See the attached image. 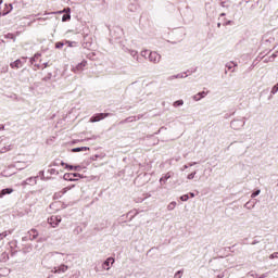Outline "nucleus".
<instances>
[{
	"mask_svg": "<svg viewBox=\"0 0 278 278\" xmlns=\"http://www.w3.org/2000/svg\"><path fill=\"white\" fill-rule=\"evenodd\" d=\"M65 181H79V179H84V175L79 173H66L63 176Z\"/></svg>",
	"mask_w": 278,
	"mask_h": 278,
	"instance_id": "f257e3e1",
	"label": "nucleus"
},
{
	"mask_svg": "<svg viewBox=\"0 0 278 278\" xmlns=\"http://www.w3.org/2000/svg\"><path fill=\"white\" fill-rule=\"evenodd\" d=\"M108 116H112V113H96L90 117L89 123H99L108 118Z\"/></svg>",
	"mask_w": 278,
	"mask_h": 278,
	"instance_id": "f03ea898",
	"label": "nucleus"
},
{
	"mask_svg": "<svg viewBox=\"0 0 278 278\" xmlns=\"http://www.w3.org/2000/svg\"><path fill=\"white\" fill-rule=\"evenodd\" d=\"M244 125H247V122H244V119H233L230 123L231 129H235L237 131L242 129V127H244Z\"/></svg>",
	"mask_w": 278,
	"mask_h": 278,
	"instance_id": "7ed1b4c3",
	"label": "nucleus"
},
{
	"mask_svg": "<svg viewBox=\"0 0 278 278\" xmlns=\"http://www.w3.org/2000/svg\"><path fill=\"white\" fill-rule=\"evenodd\" d=\"M149 62L153 64H160V60H162V55L157 52H150L148 56Z\"/></svg>",
	"mask_w": 278,
	"mask_h": 278,
	"instance_id": "20e7f679",
	"label": "nucleus"
},
{
	"mask_svg": "<svg viewBox=\"0 0 278 278\" xmlns=\"http://www.w3.org/2000/svg\"><path fill=\"white\" fill-rule=\"evenodd\" d=\"M48 223L51 225V227H58L62 223V217L52 215L50 218H48Z\"/></svg>",
	"mask_w": 278,
	"mask_h": 278,
	"instance_id": "39448f33",
	"label": "nucleus"
},
{
	"mask_svg": "<svg viewBox=\"0 0 278 278\" xmlns=\"http://www.w3.org/2000/svg\"><path fill=\"white\" fill-rule=\"evenodd\" d=\"M68 190H71V187H65L63 190L55 192L53 194L54 201H58V199H62V197H64V194L67 193Z\"/></svg>",
	"mask_w": 278,
	"mask_h": 278,
	"instance_id": "423d86ee",
	"label": "nucleus"
},
{
	"mask_svg": "<svg viewBox=\"0 0 278 278\" xmlns=\"http://www.w3.org/2000/svg\"><path fill=\"white\" fill-rule=\"evenodd\" d=\"M61 166H65L66 170H76V172L81 170L80 165L73 166L71 164L64 163L63 161H61Z\"/></svg>",
	"mask_w": 278,
	"mask_h": 278,
	"instance_id": "0eeeda50",
	"label": "nucleus"
},
{
	"mask_svg": "<svg viewBox=\"0 0 278 278\" xmlns=\"http://www.w3.org/2000/svg\"><path fill=\"white\" fill-rule=\"evenodd\" d=\"M86 64H88V61L84 60L83 62L78 63L75 67H73V71L75 73H80V71H84Z\"/></svg>",
	"mask_w": 278,
	"mask_h": 278,
	"instance_id": "6e6552de",
	"label": "nucleus"
},
{
	"mask_svg": "<svg viewBox=\"0 0 278 278\" xmlns=\"http://www.w3.org/2000/svg\"><path fill=\"white\" fill-rule=\"evenodd\" d=\"M110 264H114V258H113V257L106 258V260L102 263V268H103L104 270H110V268H111Z\"/></svg>",
	"mask_w": 278,
	"mask_h": 278,
	"instance_id": "1a4fd4ad",
	"label": "nucleus"
},
{
	"mask_svg": "<svg viewBox=\"0 0 278 278\" xmlns=\"http://www.w3.org/2000/svg\"><path fill=\"white\" fill-rule=\"evenodd\" d=\"M68 270V265L62 264L59 267L53 268V273L60 274V273H66Z\"/></svg>",
	"mask_w": 278,
	"mask_h": 278,
	"instance_id": "9d476101",
	"label": "nucleus"
},
{
	"mask_svg": "<svg viewBox=\"0 0 278 278\" xmlns=\"http://www.w3.org/2000/svg\"><path fill=\"white\" fill-rule=\"evenodd\" d=\"M23 64H25V62H23L21 59H17L14 62H12L10 66L11 68H23Z\"/></svg>",
	"mask_w": 278,
	"mask_h": 278,
	"instance_id": "9b49d317",
	"label": "nucleus"
},
{
	"mask_svg": "<svg viewBox=\"0 0 278 278\" xmlns=\"http://www.w3.org/2000/svg\"><path fill=\"white\" fill-rule=\"evenodd\" d=\"M207 97V92L202 91L192 97L193 101H201V99H205Z\"/></svg>",
	"mask_w": 278,
	"mask_h": 278,
	"instance_id": "f8f14e48",
	"label": "nucleus"
},
{
	"mask_svg": "<svg viewBox=\"0 0 278 278\" xmlns=\"http://www.w3.org/2000/svg\"><path fill=\"white\" fill-rule=\"evenodd\" d=\"M170 177H173V173L168 172L167 174H165L163 177L160 178V184L161 186L166 184V181H168V179H170Z\"/></svg>",
	"mask_w": 278,
	"mask_h": 278,
	"instance_id": "ddd939ff",
	"label": "nucleus"
},
{
	"mask_svg": "<svg viewBox=\"0 0 278 278\" xmlns=\"http://www.w3.org/2000/svg\"><path fill=\"white\" fill-rule=\"evenodd\" d=\"M29 240H36L38 238V230L33 228L28 231Z\"/></svg>",
	"mask_w": 278,
	"mask_h": 278,
	"instance_id": "4468645a",
	"label": "nucleus"
},
{
	"mask_svg": "<svg viewBox=\"0 0 278 278\" xmlns=\"http://www.w3.org/2000/svg\"><path fill=\"white\" fill-rule=\"evenodd\" d=\"M14 192V189L12 188H5L0 191V199H3L5 194H12Z\"/></svg>",
	"mask_w": 278,
	"mask_h": 278,
	"instance_id": "2eb2a0df",
	"label": "nucleus"
},
{
	"mask_svg": "<svg viewBox=\"0 0 278 278\" xmlns=\"http://www.w3.org/2000/svg\"><path fill=\"white\" fill-rule=\"evenodd\" d=\"M14 233V229L5 230L0 233V241L8 238V236H12Z\"/></svg>",
	"mask_w": 278,
	"mask_h": 278,
	"instance_id": "dca6fc26",
	"label": "nucleus"
},
{
	"mask_svg": "<svg viewBox=\"0 0 278 278\" xmlns=\"http://www.w3.org/2000/svg\"><path fill=\"white\" fill-rule=\"evenodd\" d=\"M37 179L38 177H29L24 181V184L27 186H36Z\"/></svg>",
	"mask_w": 278,
	"mask_h": 278,
	"instance_id": "f3484780",
	"label": "nucleus"
},
{
	"mask_svg": "<svg viewBox=\"0 0 278 278\" xmlns=\"http://www.w3.org/2000/svg\"><path fill=\"white\" fill-rule=\"evenodd\" d=\"M65 12H67V13H65V14L62 16V22H63V23H66L67 21L71 20V8L65 9Z\"/></svg>",
	"mask_w": 278,
	"mask_h": 278,
	"instance_id": "a211bd4d",
	"label": "nucleus"
},
{
	"mask_svg": "<svg viewBox=\"0 0 278 278\" xmlns=\"http://www.w3.org/2000/svg\"><path fill=\"white\" fill-rule=\"evenodd\" d=\"M80 151H90L89 147L73 148L72 153H80Z\"/></svg>",
	"mask_w": 278,
	"mask_h": 278,
	"instance_id": "6ab92c4d",
	"label": "nucleus"
},
{
	"mask_svg": "<svg viewBox=\"0 0 278 278\" xmlns=\"http://www.w3.org/2000/svg\"><path fill=\"white\" fill-rule=\"evenodd\" d=\"M186 77H188L186 73H180V74L170 76L169 79H186Z\"/></svg>",
	"mask_w": 278,
	"mask_h": 278,
	"instance_id": "aec40b11",
	"label": "nucleus"
},
{
	"mask_svg": "<svg viewBox=\"0 0 278 278\" xmlns=\"http://www.w3.org/2000/svg\"><path fill=\"white\" fill-rule=\"evenodd\" d=\"M129 54L131 55V58H134L135 60H137V62H140V56H138V51H136V50H129Z\"/></svg>",
	"mask_w": 278,
	"mask_h": 278,
	"instance_id": "412c9836",
	"label": "nucleus"
},
{
	"mask_svg": "<svg viewBox=\"0 0 278 278\" xmlns=\"http://www.w3.org/2000/svg\"><path fill=\"white\" fill-rule=\"evenodd\" d=\"M175 207H177V202H170L168 205H167V210L169 212H173V210H175Z\"/></svg>",
	"mask_w": 278,
	"mask_h": 278,
	"instance_id": "4be33fe9",
	"label": "nucleus"
},
{
	"mask_svg": "<svg viewBox=\"0 0 278 278\" xmlns=\"http://www.w3.org/2000/svg\"><path fill=\"white\" fill-rule=\"evenodd\" d=\"M128 10H129V12H137L138 11V5L137 4H129Z\"/></svg>",
	"mask_w": 278,
	"mask_h": 278,
	"instance_id": "5701e85b",
	"label": "nucleus"
},
{
	"mask_svg": "<svg viewBox=\"0 0 278 278\" xmlns=\"http://www.w3.org/2000/svg\"><path fill=\"white\" fill-rule=\"evenodd\" d=\"M233 66H238V63L230 62V63L226 64V68H228V71H231V68H233Z\"/></svg>",
	"mask_w": 278,
	"mask_h": 278,
	"instance_id": "b1692460",
	"label": "nucleus"
},
{
	"mask_svg": "<svg viewBox=\"0 0 278 278\" xmlns=\"http://www.w3.org/2000/svg\"><path fill=\"white\" fill-rule=\"evenodd\" d=\"M184 105V100H177L174 102V108H181Z\"/></svg>",
	"mask_w": 278,
	"mask_h": 278,
	"instance_id": "393cba45",
	"label": "nucleus"
},
{
	"mask_svg": "<svg viewBox=\"0 0 278 278\" xmlns=\"http://www.w3.org/2000/svg\"><path fill=\"white\" fill-rule=\"evenodd\" d=\"M262 192V190L256 189L252 194H251V199H255V197H260V193Z\"/></svg>",
	"mask_w": 278,
	"mask_h": 278,
	"instance_id": "a878e982",
	"label": "nucleus"
},
{
	"mask_svg": "<svg viewBox=\"0 0 278 278\" xmlns=\"http://www.w3.org/2000/svg\"><path fill=\"white\" fill-rule=\"evenodd\" d=\"M244 207H247V210H253V207H255V204H252L251 201H249L244 204Z\"/></svg>",
	"mask_w": 278,
	"mask_h": 278,
	"instance_id": "bb28decb",
	"label": "nucleus"
},
{
	"mask_svg": "<svg viewBox=\"0 0 278 278\" xmlns=\"http://www.w3.org/2000/svg\"><path fill=\"white\" fill-rule=\"evenodd\" d=\"M184 276V269L178 270L175 275L174 278H181Z\"/></svg>",
	"mask_w": 278,
	"mask_h": 278,
	"instance_id": "cd10ccee",
	"label": "nucleus"
},
{
	"mask_svg": "<svg viewBox=\"0 0 278 278\" xmlns=\"http://www.w3.org/2000/svg\"><path fill=\"white\" fill-rule=\"evenodd\" d=\"M38 58H40V53H36L31 59H30V64H34L36 62V60H38Z\"/></svg>",
	"mask_w": 278,
	"mask_h": 278,
	"instance_id": "c85d7f7f",
	"label": "nucleus"
},
{
	"mask_svg": "<svg viewBox=\"0 0 278 278\" xmlns=\"http://www.w3.org/2000/svg\"><path fill=\"white\" fill-rule=\"evenodd\" d=\"M64 47V42L63 41H58L55 43V49H62Z\"/></svg>",
	"mask_w": 278,
	"mask_h": 278,
	"instance_id": "c756f323",
	"label": "nucleus"
},
{
	"mask_svg": "<svg viewBox=\"0 0 278 278\" xmlns=\"http://www.w3.org/2000/svg\"><path fill=\"white\" fill-rule=\"evenodd\" d=\"M12 149V146L4 147L0 150L1 153H7V151H10Z\"/></svg>",
	"mask_w": 278,
	"mask_h": 278,
	"instance_id": "7c9ffc66",
	"label": "nucleus"
},
{
	"mask_svg": "<svg viewBox=\"0 0 278 278\" xmlns=\"http://www.w3.org/2000/svg\"><path fill=\"white\" fill-rule=\"evenodd\" d=\"M84 49H88L89 47H92V42L86 41L83 43Z\"/></svg>",
	"mask_w": 278,
	"mask_h": 278,
	"instance_id": "2f4dec72",
	"label": "nucleus"
},
{
	"mask_svg": "<svg viewBox=\"0 0 278 278\" xmlns=\"http://www.w3.org/2000/svg\"><path fill=\"white\" fill-rule=\"evenodd\" d=\"M151 52H149V50H143L141 51V58H147V55L149 56Z\"/></svg>",
	"mask_w": 278,
	"mask_h": 278,
	"instance_id": "473e14b6",
	"label": "nucleus"
},
{
	"mask_svg": "<svg viewBox=\"0 0 278 278\" xmlns=\"http://www.w3.org/2000/svg\"><path fill=\"white\" fill-rule=\"evenodd\" d=\"M65 45H67V47H75V45H77V42L66 40Z\"/></svg>",
	"mask_w": 278,
	"mask_h": 278,
	"instance_id": "72a5a7b5",
	"label": "nucleus"
},
{
	"mask_svg": "<svg viewBox=\"0 0 278 278\" xmlns=\"http://www.w3.org/2000/svg\"><path fill=\"white\" fill-rule=\"evenodd\" d=\"M190 199V195L184 194L180 197V201H188Z\"/></svg>",
	"mask_w": 278,
	"mask_h": 278,
	"instance_id": "f704fd0d",
	"label": "nucleus"
},
{
	"mask_svg": "<svg viewBox=\"0 0 278 278\" xmlns=\"http://www.w3.org/2000/svg\"><path fill=\"white\" fill-rule=\"evenodd\" d=\"M227 3H228L227 0H223V1L220 2L222 8H229V4H227Z\"/></svg>",
	"mask_w": 278,
	"mask_h": 278,
	"instance_id": "c9c22d12",
	"label": "nucleus"
},
{
	"mask_svg": "<svg viewBox=\"0 0 278 278\" xmlns=\"http://www.w3.org/2000/svg\"><path fill=\"white\" fill-rule=\"evenodd\" d=\"M197 175V172H192L187 176V179H194V176Z\"/></svg>",
	"mask_w": 278,
	"mask_h": 278,
	"instance_id": "e433bc0d",
	"label": "nucleus"
},
{
	"mask_svg": "<svg viewBox=\"0 0 278 278\" xmlns=\"http://www.w3.org/2000/svg\"><path fill=\"white\" fill-rule=\"evenodd\" d=\"M277 257H278V252H275V253L269 255V260H275Z\"/></svg>",
	"mask_w": 278,
	"mask_h": 278,
	"instance_id": "4c0bfd02",
	"label": "nucleus"
},
{
	"mask_svg": "<svg viewBox=\"0 0 278 278\" xmlns=\"http://www.w3.org/2000/svg\"><path fill=\"white\" fill-rule=\"evenodd\" d=\"M48 173H50V175H58V170L55 168L49 169Z\"/></svg>",
	"mask_w": 278,
	"mask_h": 278,
	"instance_id": "58836bf2",
	"label": "nucleus"
},
{
	"mask_svg": "<svg viewBox=\"0 0 278 278\" xmlns=\"http://www.w3.org/2000/svg\"><path fill=\"white\" fill-rule=\"evenodd\" d=\"M275 58H277V52L269 56V61L275 62Z\"/></svg>",
	"mask_w": 278,
	"mask_h": 278,
	"instance_id": "ea45409f",
	"label": "nucleus"
},
{
	"mask_svg": "<svg viewBox=\"0 0 278 278\" xmlns=\"http://www.w3.org/2000/svg\"><path fill=\"white\" fill-rule=\"evenodd\" d=\"M134 121V117H127L126 119H125V123H131Z\"/></svg>",
	"mask_w": 278,
	"mask_h": 278,
	"instance_id": "a19ab883",
	"label": "nucleus"
},
{
	"mask_svg": "<svg viewBox=\"0 0 278 278\" xmlns=\"http://www.w3.org/2000/svg\"><path fill=\"white\" fill-rule=\"evenodd\" d=\"M39 175H40L41 179H45V170H40Z\"/></svg>",
	"mask_w": 278,
	"mask_h": 278,
	"instance_id": "79ce46f5",
	"label": "nucleus"
},
{
	"mask_svg": "<svg viewBox=\"0 0 278 278\" xmlns=\"http://www.w3.org/2000/svg\"><path fill=\"white\" fill-rule=\"evenodd\" d=\"M232 24H233V21L229 20L224 25L227 26V25H232Z\"/></svg>",
	"mask_w": 278,
	"mask_h": 278,
	"instance_id": "37998d69",
	"label": "nucleus"
},
{
	"mask_svg": "<svg viewBox=\"0 0 278 278\" xmlns=\"http://www.w3.org/2000/svg\"><path fill=\"white\" fill-rule=\"evenodd\" d=\"M264 62H265V64H268V62H273V61H270V56H269V58L264 59Z\"/></svg>",
	"mask_w": 278,
	"mask_h": 278,
	"instance_id": "c03bdc74",
	"label": "nucleus"
},
{
	"mask_svg": "<svg viewBox=\"0 0 278 278\" xmlns=\"http://www.w3.org/2000/svg\"><path fill=\"white\" fill-rule=\"evenodd\" d=\"M251 244H252V245L260 244V241H258V240H254V241H252Z\"/></svg>",
	"mask_w": 278,
	"mask_h": 278,
	"instance_id": "a18cd8bd",
	"label": "nucleus"
},
{
	"mask_svg": "<svg viewBox=\"0 0 278 278\" xmlns=\"http://www.w3.org/2000/svg\"><path fill=\"white\" fill-rule=\"evenodd\" d=\"M49 79H51V74H49V77H45L43 81H49Z\"/></svg>",
	"mask_w": 278,
	"mask_h": 278,
	"instance_id": "49530a36",
	"label": "nucleus"
},
{
	"mask_svg": "<svg viewBox=\"0 0 278 278\" xmlns=\"http://www.w3.org/2000/svg\"><path fill=\"white\" fill-rule=\"evenodd\" d=\"M52 255H64V254L59 253V252H53Z\"/></svg>",
	"mask_w": 278,
	"mask_h": 278,
	"instance_id": "de8ad7c7",
	"label": "nucleus"
},
{
	"mask_svg": "<svg viewBox=\"0 0 278 278\" xmlns=\"http://www.w3.org/2000/svg\"><path fill=\"white\" fill-rule=\"evenodd\" d=\"M189 197H191V199H194V192H190Z\"/></svg>",
	"mask_w": 278,
	"mask_h": 278,
	"instance_id": "09e8293b",
	"label": "nucleus"
},
{
	"mask_svg": "<svg viewBox=\"0 0 278 278\" xmlns=\"http://www.w3.org/2000/svg\"><path fill=\"white\" fill-rule=\"evenodd\" d=\"M3 129H5L4 125H0V131H3Z\"/></svg>",
	"mask_w": 278,
	"mask_h": 278,
	"instance_id": "8fccbe9b",
	"label": "nucleus"
},
{
	"mask_svg": "<svg viewBox=\"0 0 278 278\" xmlns=\"http://www.w3.org/2000/svg\"><path fill=\"white\" fill-rule=\"evenodd\" d=\"M223 277H225V275L223 274L217 275V278H223Z\"/></svg>",
	"mask_w": 278,
	"mask_h": 278,
	"instance_id": "3c124183",
	"label": "nucleus"
},
{
	"mask_svg": "<svg viewBox=\"0 0 278 278\" xmlns=\"http://www.w3.org/2000/svg\"><path fill=\"white\" fill-rule=\"evenodd\" d=\"M197 162L189 163V166H195Z\"/></svg>",
	"mask_w": 278,
	"mask_h": 278,
	"instance_id": "603ef678",
	"label": "nucleus"
},
{
	"mask_svg": "<svg viewBox=\"0 0 278 278\" xmlns=\"http://www.w3.org/2000/svg\"><path fill=\"white\" fill-rule=\"evenodd\" d=\"M3 42H5L3 39H0V45H3Z\"/></svg>",
	"mask_w": 278,
	"mask_h": 278,
	"instance_id": "864d4df0",
	"label": "nucleus"
},
{
	"mask_svg": "<svg viewBox=\"0 0 278 278\" xmlns=\"http://www.w3.org/2000/svg\"><path fill=\"white\" fill-rule=\"evenodd\" d=\"M227 14L226 13H220V16H226Z\"/></svg>",
	"mask_w": 278,
	"mask_h": 278,
	"instance_id": "5fc2aeb1",
	"label": "nucleus"
},
{
	"mask_svg": "<svg viewBox=\"0 0 278 278\" xmlns=\"http://www.w3.org/2000/svg\"><path fill=\"white\" fill-rule=\"evenodd\" d=\"M47 66H49V63H45V68H47Z\"/></svg>",
	"mask_w": 278,
	"mask_h": 278,
	"instance_id": "6e6d98bb",
	"label": "nucleus"
},
{
	"mask_svg": "<svg viewBox=\"0 0 278 278\" xmlns=\"http://www.w3.org/2000/svg\"><path fill=\"white\" fill-rule=\"evenodd\" d=\"M5 14H10V11H8V12L3 13V16H5Z\"/></svg>",
	"mask_w": 278,
	"mask_h": 278,
	"instance_id": "4d7b16f0",
	"label": "nucleus"
},
{
	"mask_svg": "<svg viewBox=\"0 0 278 278\" xmlns=\"http://www.w3.org/2000/svg\"><path fill=\"white\" fill-rule=\"evenodd\" d=\"M264 277H266L265 275H262V276H260L258 278H264Z\"/></svg>",
	"mask_w": 278,
	"mask_h": 278,
	"instance_id": "13d9d810",
	"label": "nucleus"
},
{
	"mask_svg": "<svg viewBox=\"0 0 278 278\" xmlns=\"http://www.w3.org/2000/svg\"><path fill=\"white\" fill-rule=\"evenodd\" d=\"M220 25H222L220 23H217V27H219V28H220Z\"/></svg>",
	"mask_w": 278,
	"mask_h": 278,
	"instance_id": "bf43d9fd",
	"label": "nucleus"
},
{
	"mask_svg": "<svg viewBox=\"0 0 278 278\" xmlns=\"http://www.w3.org/2000/svg\"><path fill=\"white\" fill-rule=\"evenodd\" d=\"M184 168H188V165H185Z\"/></svg>",
	"mask_w": 278,
	"mask_h": 278,
	"instance_id": "052dcab7",
	"label": "nucleus"
},
{
	"mask_svg": "<svg viewBox=\"0 0 278 278\" xmlns=\"http://www.w3.org/2000/svg\"><path fill=\"white\" fill-rule=\"evenodd\" d=\"M160 131H161V129L157 132H155V135L160 134Z\"/></svg>",
	"mask_w": 278,
	"mask_h": 278,
	"instance_id": "680f3d73",
	"label": "nucleus"
},
{
	"mask_svg": "<svg viewBox=\"0 0 278 278\" xmlns=\"http://www.w3.org/2000/svg\"><path fill=\"white\" fill-rule=\"evenodd\" d=\"M64 13V11H60V14H63Z\"/></svg>",
	"mask_w": 278,
	"mask_h": 278,
	"instance_id": "e2e57ef3",
	"label": "nucleus"
},
{
	"mask_svg": "<svg viewBox=\"0 0 278 278\" xmlns=\"http://www.w3.org/2000/svg\"><path fill=\"white\" fill-rule=\"evenodd\" d=\"M3 3V0H0V4Z\"/></svg>",
	"mask_w": 278,
	"mask_h": 278,
	"instance_id": "0e129e2a",
	"label": "nucleus"
},
{
	"mask_svg": "<svg viewBox=\"0 0 278 278\" xmlns=\"http://www.w3.org/2000/svg\"><path fill=\"white\" fill-rule=\"evenodd\" d=\"M23 60H24V62H25V60H27L26 58H23Z\"/></svg>",
	"mask_w": 278,
	"mask_h": 278,
	"instance_id": "69168bd1",
	"label": "nucleus"
},
{
	"mask_svg": "<svg viewBox=\"0 0 278 278\" xmlns=\"http://www.w3.org/2000/svg\"><path fill=\"white\" fill-rule=\"evenodd\" d=\"M245 3H249V0H247Z\"/></svg>",
	"mask_w": 278,
	"mask_h": 278,
	"instance_id": "338daca9",
	"label": "nucleus"
},
{
	"mask_svg": "<svg viewBox=\"0 0 278 278\" xmlns=\"http://www.w3.org/2000/svg\"><path fill=\"white\" fill-rule=\"evenodd\" d=\"M10 8H11V10H12V4H10Z\"/></svg>",
	"mask_w": 278,
	"mask_h": 278,
	"instance_id": "774afa93",
	"label": "nucleus"
}]
</instances>
